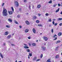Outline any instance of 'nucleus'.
<instances>
[{
    "mask_svg": "<svg viewBox=\"0 0 62 62\" xmlns=\"http://www.w3.org/2000/svg\"><path fill=\"white\" fill-rule=\"evenodd\" d=\"M3 16H6L8 15V13H7V10L6 9L4 8L3 9Z\"/></svg>",
    "mask_w": 62,
    "mask_h": 62,
    "instance_id": "nucleus-1",
    "label": "nucleus"
},
{
    "mask_svg": "<svg viewBox=\"0 0 62 62\" xmlns=\"http://www.w3.org/2000/svg\"><path fill=\"white\" fill-rule=\"evenodd\" d=\"M14 4L16 6V7H18L19 6V5L18 2L17 1H15Z\"/></svg>",
    "mask_w": 62,
    "mask_h": 62,
    "instance_id": "nucleus-2",
    "label": "nucleus"
},
{
    "mask_svg": "<svg viewBox=\"0 0 62 62\" xmlns=\"http://www.w3.org/2000/svg\"><path fill=\"white\" fill-rule=\"evenodd\" d=\"M42 50H43V51H45V49H46V47L44 46L41 47Z\"/></svg>",
    "mask_w": 62,
    "mask_h": 62,
    "instance_id": "nucleus-3",
    "label": "nucleus"
},
{
    "mask_svg": "<svg viewBox=\"0 0 62 62\" xmlns=\"http://www.w3.org/2000/svg\"><path fill=\"white\" fill-rule=\"evenodd\" d=\"M43 39L46 41H47L48 40V38L46 37H44Z\"/></svg>",
    "mask_w": 62,
    "mask_h": 62,
    "instance_id": "nucleus-4",
    "label": "nucleus"
},
{
    "mask_svg": "<svg viewBox=\"0 0 62 62\" xmlns=\"http://www.w3.org/2000/svg\"><path fill=\"white\" fill-rule=\"evenodd\" d=\"M32 31L34 33H36V30H35V29L33 28L32 30Z\"/></svg>",
    "mask_w": 62,
    "mask_h": 62,
    "instance_id": "nucleus-5",
    "label": "nucleus"
},
{
    "mask_svg": "<svg viewBox=\"0 0 62 62\" xmlns=\"http://www.w3.org/2000/svg\"><path fill=\"white\" fill-rule=\"evenodd\" d=\"M8 12L9 13V14L11 15L13 14V12L12 11H8Z\"/></svg>",
    "mask_w": 62,
    "mask_h": 62,
    "instance_id": "nucleus-6",
    "label": "nucleus"
},
{
    "mask_svg": "<svg viewBox=\"0 0 62 62\" xmlns=\"http://www.w3.org/2000/svg\"><path fill=\"white\" fill-rule=\"evenodd\" d=\"M28 31H29V30H28V29H26L25 31V33L28 32Z\"/></svg>",
    "mask_w": 62,
    "mask_h": 62,
    "instance_id": "nucleus-7",
    "label": "nucleus"
},
{
    "mask_svg": "<svg viewBox=\"0 0 62 62\" xmlns=\"http://www.w3.org/2000/svg\"><path fill=\"white\" fill-rule=\"evenodd\" d=\"M60 42V41L59 40L57 41L56 42V44H58V43H59Z\"/></svg>",
    "mask_w": 62,
    "mask_h": 62,
    "instance_id": "nucleus-8",
    "label": "nucleus"
},
{
    "mask_svg": "<svg viewBox=\"0 0 62 62\" xmlns=\"http://www.w3.org/2000/svg\"><path fill=\"white\" fill-rule=\"evenodd\" d=\"M24 48L25 49H28L29 48V47L27 46H23Z\"/></svg>",
    "mask_w": 62,
    "mask_h": 62,
    "instance_id": "nucleus-9",
    "label": "nucleus"
},
{
    "mask_svg": "<svg viewBox=\"0 0 62 62\" xmlns=\"http://www.w3.org/2000/svg\"><path fill=\"white\" fill-rule=\"evenodd\" d=\"M26 23L27 24H30L29 22L27 21H26Z\"/></svg>",
    "mask_w": 62,
    "mask_h": 62,
    "instance_id": "nucleus-10",
    "label": "nucleus"
},
{
    "mask_svg": "<svg viewBox=\"0 0 62 62\" xmlns=\"http://www.w3.org/2000/svg\"><path fill=\"white\" fill-rule=\"evenodd\" d=\"M26 51L27 52H30V50L28 49H26Z\"/></svg>",
    "mask_w": 62,
    "mask_h": 62,
    "instance_id": "nucleus-11",
    "label": "nucleus"
},
{
    "mask_svg": "<svg viewBox=\"0 0 62 62\" xmlns=\"http://www.w3.org/2000/svg\"><path fill=\"white\" fill-rule=\"evenodd\" d=\"M62 35V33H61V32H59L58 34V35L59 36H61Z\"/></svg>",
    "mask_w": 62,
    "mask_h": 62,
    "instance_id": "nucleus-12",
    "label": "nucleus"
},
{
    "mask_svg": "<svg viewBox=\"0 0 62 62\" xmlns=\"http://www.w3.org/2000/svg\"><path fill=\"white\" fill-rule=\"evenodd\" d=\"M8 21H9V22H12V20H11L10 19H8Z\"/></svg>",
    "mask_w": 62,
    "mask_h": 62,
    "instance_id": "nucleus-13",
    "label": "nucleus"
},
{
    "mask_svg": "<svg viewBox=\"0 0 62 62\" xmlns=\"http://www.w3.org/2000/svg\"><path fill=\"white\" fill-rule=\"evenodd\" d=\"M8 34V31H6L5 33V35H7Z\"/></svg>",
    "mask_w": 62,
    "mask_h": 62,
    "instance_id": "nucleus-14",
    "label": "nucleus"
},
{
    "mask_svg": "<svg viewBox=\"0 0 62 62\" xmlns=\"http://www.w3.org/2000/svg\"><path fill=\"white\" fill-rule=\"evenodd\" d=\"M58 46H57L56 47L55 49V51H58Z\"/></svg>",
    "mask_w": 62,
    "mask_h": 62,
    "instance_id": "nucleus-15",
    "label": "nucleus"
},
{
    "mask_svg": "<svg viewBox=\"0 0 62 62\" xmlns=\"http://www.w3.org/2000/svg\"><path fill=\"white\" fill-rule=\"evenodd\" d=\"M59 55H57L55 56V58H59Z\"/></svg>",
    "mask_w": 62,
    "mask_h": 62,
    "instance_id": "nucleus-16",
    "label": "nucleus"
},
{
    "mask_svg": "<svg viewBox=\"0 0 62 62\" xmlns=\"http://www.w3.org/2000/svg\"><path fill=\"white\" fill-rule=\"evenodd\" d=\"M40 7H41V6L39 5H38L37 6V8H40Z\"/></svg>",
    "mask_w": 62,
    "mask_h": 62,
    "instance_id": "nucleus-17",
    "label": "nucleus"
},
{
    "mask_svg": "<svg viewBox=\"0 0 62 62\" xmlns=\"http://www.w3.org/2000/svg\"><path fill=\"white\" fill-rule=\"evenodd\" d=\"M46 62H51V61H50V59H49L47 60Z\"/></svg>",
    "mask_w": 62,
    "mask_h": 62,
    "instance_id": "nucleus-18",
    "label": "nucleus"
},
{
    "mask_svg": "<svg viewBox=\"0 0 62 62\" xmlns=\"http://www.w3.org/2000/svg\"><path fill=\"white\" fill-rule=\"evenodd\" d=\"M59 8H58V9L56 11V12H58V11H59V9H60Z\"/></svg>",
    "mask_w": 62,
    "mask_h": 62,
    "instance_id": "nucleus-19",
    "label": "nucleus"
},
{
    "mask_svg": "<svg viewBox=\"0 0 62 62\" xmlns=\"http://www.w3.org/2000/svg\"><path fill=\"white\" fill-rule=\"evenodd\" d=\"M62 20V18H59L58 19V21H60V20Z\"/></svg>",
    "mask_w": 62,
    "mask_h": 62,
    "instance_id": "nucleus-20",
    "label": "nucleus"
},
{
    "mask_svg": "<svg viewBox=\"0 0 62 62\" xmlns=\"http://www.w3.org/2000/svg\"><path fill=\"white\" fill-rule=\"evenodd\" d=\"M0 55L1 57L2 58H3V55L1 53H0Z\"/></svg>",
    "mask_w": 62,
    "mask_h": 62,
    "instance_id": "nucleus-21",
    "label": "nucleus"
},
{
    "mask_svg": "<svg viewBox=\"0 0 62 62\" xmlns=\"http://www.w3.org/2000/svg\"><path fill=\"white\" fill-rule=\"evenodd\" d=\"M36 18L37 17L35 16H34V17H33V19H36Z\"/></svg>",
    "mask_w": 62,
    "mask_h": 62,
    "instance_id": "nucleus-22",
    "label": "nucleus"
},
{
    "mask_svg": "<svg viewBox=\"0 0 62 62\" xmlns=\"http://www.w3.org/2000/svg\"><path fill=\"white\" fill-rule=\"evenodd\" d=\"M11 35H9L8 37V39H9V38H11Z\"/></svg>",
    "mask_w": 62,
    "mask_h": 62,
    "instance_id": "nucleus-23",
    "label": "nucleus"
},
{
    "mask_svg": "<svg viewBox=\"0 0 62 62\" xmlns=\"http://www.w3.org/2000/svg\"><path fill=\"white\" fill-rule=\"evenodd\" d=\"M29 55L30 56H32V53H29Z\"/></svg>",
    "mask_w": 62,
    "mask_h": 62,
    "instance_id": "nucleus-24",
    "label": "nucleus"
},
{
    "mask_svg": "<svg viewBox=\"0 0 62 62\" xmlns=\"http://www.w3.org/2000/svg\"><path fill=\"white\" fill-rule=\"evenodd\" d=\"M19 10L20 12H22V8H19Z\"/></svg>",
    "mask_w": 62,
    "mask_h": 62,
    "instance_id": "nucleus-25",
    "label": "nucleus"
},
{
    "mask_svg": "<svg viewBox=\"0 0 62 62\" xmlns=\"http://www.w3.org/2000/svg\"><path fill=\"white\" fill-rule=\"evenodd\" d=\"M36 59H37V57H34V58L33 59V60H36Z\"/></svg>",
    "mask_w": 62,
    "mask_h": 62,
    "instance_id": "nucleus-26",
    "label": "nucleus"
},
{
    "mask_svg": "<svg viewBox=\"0 0 62 62\" xmlns=\"http://www.w3.org/2000/svg\"><path fill=\"white\" fill-rule=\"evenodd\" d=\"M32 46H35V45H36V44L35 43H33L32 44Z\"/></svg>",
    "mask_w": 62,
    "mask_h": 62,
    "instance_id": "nucleus-27",
    "label": "nucleus"
},
{
    "mask_svg": "<svg viewBox=\"0 0 62 62\" xmlns=\"http://www.w3.org/2000/svg\"><path fill=\"white\" fill-rule=\"evenodd\" d=\"M6 27H7V28H9V27H9V26L8 25H6Z\"/></svg>",
    "mask_w": 62,
    "mask_h": 62,
    "instance_id": "nucleus-28",
    "label": "nucleus"
},
{
    "mask_svg": "<svg viewBox=\"0 0 62 62\" xmlns=\"http://www.w3.org/2000/svg\"><path fill=\"white\" fill-rule=\"evenodd\" d=\"M11 8L13 11V12L14 11V9H13V7H12Z\"/></svg>",
    "mask_w": 62,
    "mask_h": 62,
    "instance_id": "nucleus-29",
    "label": "nucleus"
},
{
    "mask_svg": "<svg viewBox=\"0 0 62 62\" xmlns=\"http://www.w3.org/2000/svg\"><path fill=\"white\" fill-rule=\"evenodd\" d=\"M52 3V0H51L49 2V4H51Z\"/></svg>",
    "mask_w": 62,
    "mask_h": 62,
    "instance_id": "nucleus-30",
    "label": "nucleus"
},
{
    "mask_svg": "<svg viewBox=\"0 0 62 62\" xmlns=\"http://www.w3.org/2000/svg\"><path fill=\"white\" fill-rule=\"evenodd\" d=\"M56 5H57V4H54L53 5V7H56Z\"/></svg>",
    "mask_w": 62,
    "mask_h": 62,
    "instance_id": "nucleus-31",
    "label": "nucleus"
},
{
    "mask_svg": "<svg viewBox=\"0 0 62 62\" xmlns=\"http://www.w3.org/2000/svg\"><path fill=\"white\" fill-rule=\"evenodd\" d=\"M17 18H20V15H17Z\"/></svg>",
    "mask_w": 62,
    "mask_h": 62,
    "instance_id": "nucleus-32",
    "label": "nucleus"
},
{
    "mask_svg": "<svg viewBox=\"0 0 62 62\" xmlns=\"http://www.w3.org/2000/svg\"><path fill=\"white\" fill-rule=\"evenodd\" d=\"M15 23H16V24H18V22H17V21H16V20H15Z\"/></svg>",
    "mask_w": 62,
    "mask_h": 62,
    "instance_id": "nucleus-33",
    "label": "nucleus"
},
{
    "mask_svg": "<svg viewBox=\"0 0 62 62\" xmlns=\"http://www.w3.org/2000/svg\"><path fill=\"white\" fill-rule=\"evenodd\" d=\"M54 25H55V26H56V25H57V23H55Z\"/></svg>",
    "mask_w": 62,
    "mask_h": 62,
    "instance_id": "nucleus-34",
    "label": "nucleus"
},
{
    "mask_svg": "<svg viewBox=\"0 0 62 62\" xmlns=\"http://www.w3.org/2000/svg\"><path fill=\"white\" fill-rule=\"evenodd\" d=\"M43 56V55L42 54H41V56H40V57L41 58Z\"/></svg>",
    "mask_w": 62,
    "mask_h": 62,
    "instance_id": "nucleus-35",
    "label": "nucleus"
},
{
    "mask_svg": "<svg viewBox=\"0 0 62 62\" xmlns=\"http://www.w3.org/2000/svg\"><path fill=\"white\" fill-rule=\"evenodd\" d=\"M51 32L52 33H54V29H52Z\"/></svg>",
    "mask_w": 62,
    "mask_h": 62,
    "instance_id": "nucleus-36",
    "label": "nucleus"
},
{
    "mask_svg": "<svg viewBox=\"0 0 62 62\" xmlns=\"http://www.w3.org/2000/svg\"><path fill=\"white\" fill-rule=\"evenodd\" d=\"M49 22H52V19H49Z\"/></svg>",
    "mask_w": 62,
    "mask_h": 62,
    "instance_id": "nucleus-37",
    "label": "nucleus"
},
{
    "mask_svg": "<svg viewBox=\"0 0 62 62\" xmlns=\"http://www.w3.org/2000/svg\"><path fill=\"white\" fill-rule=\"evenodd\" d=\"M42 25L41 24H38V26H42Z\"/></svg>",
    "mask_w": 62,
    "mask_h": 62,
    "instance_id": "nucleus-38",
    "label": "nucleus"
},
{
    "mask_svg": "<svg viewBox=\"0 0 62 62\" xmlns=\"http://www.w3.org/2000/svg\"><path fill=\"white\" fill-rule=\"evenodd\" d=\"M58 7H60L61 6V4H60L59 3H58Z\"/></svg>",
    "mask_w": 62,
    "mask_h": 62,
    "instance_id": "nucleus-39",
    "label": "nucleus"
},
{
    "mask_svg": "<svg viewBox=\"0 0 62 62\" xmlns=\"http://www.w3.org/2000/svg\"><path fill=\"white\" fill-rule=\"evenodd\" d=\"M60 26H62V23H60L59 24Z\"/></svg>",
    "mask_w": 62,
    "mask_h": 62,
    "instance_id": "nucleus-40",
    "label": "nucleus"
},
{
    "mask_svg": "<svg viewBox=\"0 0 62 62\" xmlns=\"http://www.w3.org/2000/svg\"><path fill=\"white\" fill-rule=\"evenodd\" d=\"M36 22H37V23H39V20H37L36 21Z\"/></svg>",
    "mask_w": 62,
    "mask_h": 62,
    "instance_id": "nucleus-41",
    "label": "nucleus"
},
{
    "mask_svg": "<svg viewBox=\"0 0 62 62\" xmlns=\"http://www.w3.org/2000/svg\"><path fill=\"white\" fill-rule=\"evenodd\" d=\"M52 23L53 24H54V21H53L52 22Z\"/></svg>",
    "mask_w": 62,
    "mask_h": 62,
    "instance_id": "nucleus-42",
    "label": "nucleus"
},
{
    "mask_svg": "<svg viewBox=\"0 0 62 62\" xmlns=\"http://www.w3.org/2000/svg\"><path fill=\"white\" fill-rule=\"evenodd\" d=\"M28 39H31V37H28Z\"/></svg>",
    "mask_w": 62,
    "mask_h": 62,
    "instance_id": "nucleus-43",
    "label": "nucleus"
},
{
    "mask_svg": "<svg viewBox=\"0 0 62 62\" xmlns=\"http://www.w3.org/2000/svg\"><path fill=\"white\" fill-rule=\"evenodd\" d=\"M38 16H40L41 15L40 14H38Z\"/></svg>",
    "mask_w": 62,
    "mask_h": 62,
    "instance_id": "nucleus-44",
    "label": "nucleus"
},
{
    "mask_svg": "<svg viewBox=\"0 0 62 62\" xmlns=\"http://www.w3.org/2000/svg\"><path fill=\"white\" fill-rule=\"evenodd\" d=\"M57 39V37L56 38L54 39V40H56V39Z\"/></svg>",
    "mask_w": 62,
    "mask_h": 62,
    "instance_id": "nucleus-45",
    "label": "nucleus"
},
{
    "mask_svg": "<svg viewBox=\"0 0 62 62\" xmlns=\"http://www.w3.org/2000/svg\"><path fill=\"white\" fill-rule=\"evenodd\" d=\"M48 13H46V16H48Z\"/></svg>",
    "mask_w": 62,
    "mask_h": 62,
    "instance_id": "nucleus-46",
    "label": "nucleus"
},
{
    "mask_svg": "<svg viewBox=\"0 0 62 62\" xmlns=\"http://www.w3.org/2000/svg\"><path fill=\"white\" fill-rule=\"evenodd\" d=\"M24 2H26V0H24Z\"/></svg>",
    "mask_w": 62,
    "mask_h": 62,
    "instance_id": "nucleus-47",
    "label": "nucleus"
},
{
    "mask_svg": "<svg viewBox=\"0 0 62 62\" xmlns=\"http://www.w3.org/2000/svg\"><path fill=\"white\" fill-rule=\"evenodd\" d=\"M39 60H40V59H37L36 60L37 61H39Z\"/></svg>",
    "mask_w": 62,
    "mask_h": 62,
    "instance_id": "nucleus-48",
    "label": "nucleus"
},
{
    "mask_svg": "<svg viewBox=\"0 0 62 62\" xmlns=\"http://www.w3.org/2000/svg\"><path fill=\"white\" fill-rule=\"evenodd\" d=\"M31 5H30L29 6V8H30V9H31V8L30 7Z\"/></svg>",
    "mask_w": 62,
    "mask_h": 62,
    "instance_id": "nucleus-49",
    "label": "nucleus"
},
{
    "mask_svg": "<svg viewBox=\"0 0 62 62\" xmlns=\"http://www.w3.org/2000/svg\"><path fill=\"white\" fill-rule=\"evenodd\" d=\"M4 5H5V3H3L2 4V6H3Z\"/></svg>",
    "mask_w": 62,
    "mask_h": 62,
    "instance_id": "nucleus-50",
    "label": "nucleus"
},
{
    "mask_svg": "<svg viewBox=\"0 0 62 62\" xmlns=\"http://www.w3.org/2000/svg\"><path fill=\"white\" fill-rule=\"evenodd\" d=\"M19 27L20 28H22V26H19Z\"/></svg>",
    "mask_w": 62,
    "mask_h": 62,
    "instance_id": "nucleus-51",
    "label": "nucleus"
},
{
    "mask_svg": "<svg viewBox=\"0 0 62 62\" xmlns=\"http://www.w3.org/2000/svg\"><path fill=\"white\" fill-rule=\"evenodd\" d=\"M24 44L25 46H27V45L26 44Z\"/></svg>",
    "mask_w": 62,
    "mask_h": 62,
    "instance_id": "nucleus-52",
    "label": "nucleus"
},
{
    "mask_svg": "<svg viewBox=\"0 0 62 62\" xmlns=\"http://www.w3.org/2000/svg\"><path fill=\"white\" fill-rule=\"evenodd\" d=\"M28 58L29 59L30 58V56H29V55H28Z\"/></svg>",
    "mask_w": 62,
    "mask_h": 62,
    "instance_id": "nucleus-53",
    "label": "nucleus"
},
{
    "mask_svg": "<svg viewBox=\"0 0 62 62\" xmlns=\"http://www.w3.org/2000/svg\"><path fill=\"white\" fill-rule=\"evenodd\" d=\"M11 45L12 46H14V44H11Z\"/></svg>",
    "mask_w": 62,
    "mask_h": 62,
    "instance_id": "nucleus-54",
    "label": "nucleus"
},
{
    "mask_svg": "<svg viewBox=\"0 0 62 62\" xmlns=\"http://www.w3.org/2000/svg\"><path fill=\"white\" fill-rule=\"evenodd\" d=\"M49 27H51V26H51V25H49Z\"/></svg>",
    "mask_w": 62,
    "mask_h": 62,
    "instance_id": "nucleus-55",
    "label": "nucleus"
},
{
    "mask_svg": "<svg viewBox=\"0 0 62 62\" xmlns=\"http://www.w3.org/2000/svg\"><path fill=\"white\" fill-rule=\"evenodd\" d=\"M53 38H55V36L54 35V36H53Z\"/></svg>",
    "mask_w": 62,
    "mask_h": 62,
    "instance_id": "nucleus-56",
    "label": "nucleus"
},
{
    "mask_svg": "<svg viewBox=\"0 0 62 62\" xmlns=\"http://www.w3.org/2000/svg\"><path fill=\"white\" fill-rule=\"evenodd\" d=\"M46 44L45 43L44 44V46H46Z\"/></svg>",
    "mask_w": 62,
    "mask_h": 62,
    "instance_id": "nucleus-57",
    "label": "nucleus"
},
{
    "mask_svg": "<svg viewBox=\"0 0 62 62\" xmlns=\"http://www.w3.org/2000/svg\"><path fill=\"white\" fill-rule=\"evenodd\" d=\"M3 45H4V46H5V43H4V44H3Z\"/></svg>",
    "mask_w": 62,
    "mask_h": 62,
    "instance_id": "nucleus-58",
    "label": "nucleus"
},
{
    "mask_svg": "<svg viewBox=\"0 0 62 62\" xmlns=\"http://www.w3.org/2000/svg\"><path fill=\"white\" fill-rule=\"evenodd\" d=\"M53 21H55L56 20L55 19H54L53 20Z\"/></svg>",
    "mask_w": 62,
    "mask_h": 62,
    "instance_id": "nucleus-59",
    "label": "nucleus"
},
{
    "mask_svg": "<svg viewBox=\"0 0 62 62\" xmlns=\"http://www.w3.org/2000/svg\"><path fill=\"white\" fill-rule=\"evenodd\" d=\"M60 14H62V11L61 12Z\"/></svg>",
    "mask_w": 62,
    "mask_h": 62,
    "instance_id": "nucleus-60",
    "label": "nucleus"
},
{
    "mask_svg": "<svg viewBox=\"0 0 62 62\" xmlns=\"http://www.w3.org/2000/svg\"><path fill=\"white\" fill-rule=\"evenodd\" d=\"M34 5H33L32 6V8H34Z\"/></svg>",
    "mask_w": 62,
    "mask_h": 62,
    "instance_id": "nucleus-61",
    "label": "nucleus"
},
{
    "mask_svg": "<svg viewBox=\"0 0 62 62\" xmlns=\"http://www.w3.org/2000/svg\"><path fill=\"white\" fill-rule=\"evenodd\" d=\"M15 62H17V60H16V61Z\"/></svg>",
    "mask_w": 62,
    "mask_h": 62,
    "instance_id": "nucleus-62",
    "label": "nucleus"
},
{
    "mask_svg": "<svg viewBox=\"0 0 62 62\" xmlns=\"http://www.w3.org/2000/svg\"><path fill=\"white\" fill-rule=\"evenodd\" d=\"M14 35V33H13V35Z\"/></svg>",
    "mask_w": 62,
    "mask_h": 62,
    "instance_id": "nucleus-63",
    "label": "nucleus"
},
{
    "mask_svg": "<svg viewBox=\"0 0 62 62\" xmlns=\"http://www.w3.org/2000/svg\"><path fill=\"white\" fill-rule=\"evenodd\" d=\"M18 62H22V61H19Z\"/></svg>",
    "mask_w": 62,
    "mask_h": 62,
    "instance_id": "nucleus-64",
    "label": "nucleus"
}]
</instances>
